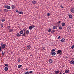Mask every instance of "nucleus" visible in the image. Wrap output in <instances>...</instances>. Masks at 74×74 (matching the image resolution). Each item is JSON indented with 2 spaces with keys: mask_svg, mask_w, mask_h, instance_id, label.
<instances>
[{
  "mask_svg": "<svg viewBox=\"0 0 74 74\" xmlns=\"http://www.w3.org/2000/svg\"><path fill=\"white\" fill-rule=\"evenodd\" d=\"M0 45L1 46L2 48V49H4L6 47V45L5 44L1 43L0 44Z\"/></svg>",
  "mask_w": 74,
  "mask_h": 74,
  "instance_id": "f257e3e1",
  "label": "nucleus"
},
{
  "mask_svg": "<svg viewBox=\"0 0 74 74\" xmlns=\"http://www.w3.org/2000/svg\"><path fill=\"white\" fill-rule=\"evenodd\" d=\"M35 27V26L34 25H32L29 27V30H32V29L34 28Z\"/></svg>",
  "mask_w": 74,
  "mask_h": 74,
  "instance_id": "f03ea898",
  "label": "nucleus"
},
{
  "mask_svg": "<svg viewBox=\"0 0 74 74\" xmlns=\"http://www.w3.org/2000/svg\"><path fill=\"white\" fill-rule=\"evenodd\" d=\"M4 7L8 10H10V9H11V7H10V6L5 5L4 6Z\"/></svg>",
  "mask_w": 74,
  "mask_h": 74,
  "instance_id": "7ed1b4c3",
  "label": "nucleus"
},
{
  "mask_svg": "<svg viewBox=\"0 0 74 74\" xmlns=\"http://www.w3.org/2000/svg\"><path fill=\"white\" fill-rule=\"evenodd\" d=\"M61 52H62V51L60 50H58L57 51V54H58L59 53H61Z\"/></svg>",
  "mask_w": 74,
  "mask_h": 74,
  "instance_id": "20e7f679",
  "label": "nucleus"
},
{
  "mask_svg": "<svg viewBox=\"0 0 74 74\" xmlns=\"http://www.w3.org/2000/svg\"><path fill=\"white\" fill-rule=\"evenodd\" d=\"M61 42H65V39L64 38H62L60 40Z\"/></svg>",
  "mask_w": 74,
  "mask_h": 74,
  "instance_id": "39448f33",
  "label": "nucleus"
},
{
  "mask_svg": "<svg viewBox=\"0 0 74 74\" xmlns=\"http://www.w3.org/2000/svg\"><path fill=\"white\" fill-rule=\"evenodd\" d=\"M71 29V28L70 26H69L67 28V29L68 32H70V31Z\"/></svg>",
  "mask_w": 74,
  "mask_h": 74,
  "instance_id": "423d86ee",
  "label": "nucleus"
},
{
  "mask_svg": "<svg viewBox=\"0 0 74 74\" xmlns=\"http://www.w3.org/2000/svg\"><path fill=\"white\" fill-rule=\"evenodd\" d=\"M30 48H31V46L30 45H29L27 46V49H28V50H29Z\"/></svg>",
  "mask_w": 74,
  "mask_h": 74,
  "instance_id": "0eeeda50",
  "label": "nucleus"
},
{
  "mask_svg": "<svg viewBox=\"0 0 74 74\" xmlns=\"http://www.w3.org/2000/svg\"><path fill=\"white\" fill-rule=\"evenodd\" d=\"M70 11L72 13H74V8H72L70 10Z\"/></svg>",
  "mask_w": 74,
  "mask_h": 74,
  "instance_id": "6e6552de",
  "label": "nucleus"
},
{
  "mask_svg": "<svg viewBox=\"0 0 74 74\" xmlns=\"http://www.w3.org/2000/svg\"><path fill=\"white\" fill-rule=\"evenodd\" d=\"M25 33L27 35H28L29 33V30H27L26 31Z\"/></svg>",
  "mask_w": 74,
  "mask_h": 74,
  "instance_id": "1a4fd4ad",
  "label": "nucleus"
},
{
  "mask_svg": "<svg viewBox=\"0 0 74 74\" xmlns=\"http://www.w3.org/2000/svg\"><path fill=\"white\" fill-rule=\"evenodd\" d=\"M51 55L53 56L55 55H56V52H51Z\"/></svg>",
  "mask_w": 74,
  "mask_h": 74,
  "instance_id": "9d476101",
  "label": "nucleus"
},
{
  "mask_svg": "<svg viewBox=\"0 0 74 74\" xmlns=\"http://www.w3.org/2000/svg\"><path fill=\"white\" fill-rule=\"evenodd\" d=\"M60 72V71L59 70H58V71H56L55 72V73H56V74H58Z\"/></svg>",
  "mask_w": 74,
  "mask_h": 74,
  "instance_id": "9b49d317",
  "label": "nucleus"
},
{
  "mask_svg": "<svg viewBox=\"0 0 74 74\" xmlns=\"http://www.w3.org/2000/svg\"><path fill=\"white\" fill-rule=\"evenodd\" d=\"M9 32H13V29H10L9 30Z\"/></svg>",
  "mask_w": 74,
  "mask_h": 74,
  "instance_id": "f8f14e48",
  "label": "nucleus"
},
{
  "mask_svg": "<svg viewBox=\"0 0 74 74\" xmlns=\"http://www.w3.org/2000/svg\"><path fill=\"white\" fill-rule=\"evenodd\" d=\"M5 52L2 51V56H3L5 55Z\"/></svg>",
  "mask_w": 74,
  "mask_h": 74,
  "instance_id": "ddd939ff",
  "label": "nucleus"
},
{
  "mask_svg": "<svg viewBox=\"0 0 74 74\" xmlns=\"http://www.w3.org/2000/svg\"><path fill=\"white\" fill-rule=\"evenodd\" d=\"M70 63H71L72 64H74V61H73V60L71 61L70 62Z\"/></svg>",
  "mask_w": 74,
  "mask_h": 74,
  "instance_id": "4468645a",
  "label": "nucleus"
},
{
  "mask_svg": "<svg viewBox=\"0 0 74 74\" xmlns=\"http://www.w3.org/2000/svg\"><path fill=\"white\" fill-rule=\"evenodd\" d=\"M57 26H55L53 27V29H57Z\"/></svg>",
  "mask_w": 74,
  "mask_h": 74,
  "instance_id": "2eb2a0df",
  "label": "nucleus"
},
{
  "mask_svg": "<svg viewBox=\"0 0 74 74\" xmlns=\"http://www.w3.org/2000/svg\"><path fill=\"white\" fill-rule=\"evenodd\" d=\"M11 7L12 9H14L15 8V6L14 5H12L11 6Z\"/></svg>",
  "mask_w": 74,
  "mask_h": 74,
  "instance_id": "dca6fc26",
  "label": "nucleus"
},
{
  "mask_svg": "<svg viewBox=\"0 0 74 74\" xmlns=\"http://www.w3.org/2000/svg\"><path fill=\"white\" fill-rule=\"evenodd\" d=\"M49 62L50 63H52V60L51 59H49Z\"/></svg>",
  "mask_w": 74,
  "mask_h": 74,
  "instance_id": "f3484780",
  "label": "nucleus"
},
{
  "mask_svg": "<svg viewBox=\"0 0 74 74\" xmlns=\"http://www.w3.org/2000/svg\"><path fill=\"white\" fill-rule=\"evenodd\" d=\"M16 36L17 37H20L21 34H20L18 33L16 34Z\"/></svg>",
  "mask_w": 74,
  "mask_h": 74,
  "instance_id": "a211bd4d",
  "label": "nucleus"
},
{
  "mask_svg": "<svg viewBox=\"0 0 74 74\" xmlns=\"http://www.w3.org/2000/svg\"><path fill=\"white\" fill-rule=\"evenodd\" d=\"M65 72L66 73H69V70H66L65 71Z\"/></svg>",
  "mask_w": 74,
  "mask_h": 74,
  "instance_id": "6ab92c4d",
  "label": "nucleus"
},
{
  "mask_svg": "<svg viewBox=\"0 0 74 74\" xmlns=\"http://www.w3.org/2000/svg\"><path fill=\"white\" fill-rule=\"evenodd\" d=\"M32 3H33V4H36V1H32Z\"/></svg>",
  "mask_w": 74,
  "mask_h": 74,
  "instance_id": "aec40b11",
  "label": "nucleus"
},
{
  "mask_svg": "<svg viewBox=\"0 0 74 74\" xmlns=\"http://www.w3.org/2000/svg\"><path fill=\"white\" fill-rule=\"evenodd\" d=\"M69 16V18H70V19H72L73 18V16H72V15L70 14Z\"/></svg>",
  "mask_w": 74,
  "mask_h": 74,
  "instance_id": "412c9836",
  "label": "nucleus"
},
{
  "mask_svg": "<svg viewBox=\"0 0 74 74\" xmlns=\"http://www.w3.org/2000/svg\"><path fill=\"white\" fill-rule=\"evenodd\" d=\"M65 23H62V26H65Z\"/></svg>",
  "mask_w": 74,
  "mask_h": 74,
  "instance_id": "4be33fe9",
  "label": "nucleus"
},
{
  "mask_svg": "<svg viewBox=\"0 0 74 74\" xmlns=\"http://www.w3.org/2000/svg\"><path fill=\"white\" fill-rule=\"evenodd\" d=\"M18 13L20 14H23V12H22V11L20 12V11H19L18 12Z\"/></svg>",
  "mask_w": 74,
  "mask_h": 74,
  "instance_id": "5701e85b",
  "label": "nucleus"
},
{
  "mask_svg": "<svg viewBox=\"0 0 74 74\" xmlns=\"http://www.w3.org/2000/svg\"><path fill=\"white\" fill-rule=\"evenodd\" d=\"M1 21L3 22H4V21H5V19H4V18H2L1 19Z\"/></svg>",
  "mask_w": 74,
  "mask_h": 74,
  "instance_id": "b1692460",
  "label": "nucleus"
},
{
  "mask_svg": "<svg viewBox=\"0 0 74 74\" xmlns=\"http://www.w3.org/2000/svg\"><path fill=\"white\" fill-rule=\"evenodd\" d=\"M8 69V67H5L4 68V70H5V71H7Z\"/></svg>",
  "mask_w": 74,
  "mask_h": 74,
  "instance_id": "393cba45",
  "label": "nucleus"
},
{
  "mask_svg": "<svg viewBox=\"0 0 74 74\" xmlns=\"http://www.w3.org/2000/svg\"><path fill=\"white\" fill-rule=\"evenodd\" d=\"M19 33L20 34H23V30H21L20 31Z\"/></svg>",
  "mask_w": 74,
  "mask_h": 74,
  "instance_id": "a878e982",
  "label": "nucleus"
},
{
  "mask_svg": "<svg viewBox=\"0 0 74 74\" xmlns=\"http://www.w3.org/2000/svg\"><path fill=\"white\" fill-rule=\"evenodd\" d=\"M45 49V48L43 47H42V51H44Z\"/></svg>",
  "mask_w": 74,
  "mask_h": 74,
  "instance_id": "bb28decb",
  "label": "nucleus"
},
{
  "mask_svg": "<svg viewBox=\"0 0 74 74\" xmlns=\"http://www.w3.org/2000/svg\"><path fill=\"white\" fill-rule=\"evenodd\" d=\"M4 11L5 12H8V10L5 9L4 10Z\"/></svg>",
  "mask_w": 74,
  "mask_h": 74,
  "instance_id": "cd10ccee",
  "label": "nucleus"
},
{
  "mask_svg": "<svg viewBox=\"0 0 74 74\" xmlns=\"http://www.w3.org/2000/svg\"><path fill=\"white\" fill-rule=\"evenodd\" d=\"M22 65H18V68H21V67H22Z\"/></svg>",
  "mask_w": 74,
  "mask_h": 74,
  "instance_id": "c85d7f7f",
  "label": "nucleus"
},
{
  "mask_svg": "<svg viewBox=\"0 0 74 74\" xmlns=\"http://www.w3.org/2000/svg\"><path fill=\"white\" fill-rule=\"evenodd\" d=\"M26 36V34L24 32V33L22 35V36Z\"/></svg>",
  "mask_w": 74,
  "mask_h": 74,
  "instance_id": "c756f323",
  "label": "nucleus"
},
{
  "mask_svg": "<svg viewBox=\"0 0 74 74\" xmlns=\"http://www.w3.org/2000/svg\"><path fill=\"white\" fill-rule=\"evenodd\" d=\"M59 29L60 30H62V27L61 26H60L59 27Z\"/></svg>",
  "mask_w": 74,
  "mask_h": 74,
  "instance_id": "7c9ffc66",
  "label": "nucleus"
},
{
  "mask_svg": "<svg viewBox=\"0 0 74 74\" xmlns=\"http://www.w3.org/2000/svg\"><path fill=\"white\" fill-rule=\"evenodd\" d=\"M71 49H73V48H74V45L71 46Z\"/></svg>",
  "mask_w": 74,
  "mask_h": 74,
  "instance_id": "2f4dec72",
  "label": "nucleus"
},
{
  "mask_svg": "<svg viewBox=\"0 0 74 74\" xmlns=\"http://www.w3.org/2000/svg\"><path fill=\"white\" fill-rule=\"evenodd\" d=\"M32 73H33V71H32L29 72V74H32Z\"/></svg>",
  "mask_w": 74,
  "mask_h": 74,
  "instance_id": "473e14b6",
  "label": "nucleus"
},
{
  "mask_svg": "<svg viewBox=\"0 0 74 74\" xmlns=\"http://www.w3.org/2000/svg\"><path fill=\"white\" fill-rule=\"evenodd\" d=\"M25 74H29V72L27 71L25 73Z\"/></svg>",
  "mask_w": 74,
  "mask_h": 74,
  "instance_id": "72a5a7b5",
  "label": "nucleus"
},
{
  "mask_svg": "<svg viewBox=\"0 0 74 74\" xmlns=\"http://www.w3.org/2000/svg\"><path fill=\"white\" fill-rule=\"evenodd\" d=\"M0 25L1 26V27H3V26H4V25L3 24H1Z\"/></svg>",
  "mask_w": 74,
  "mask_h": 74,
  "instance_id": "f704fd0d",
  "label": "nucleus"
},
{
  "mask_svg": "<svg viewBox=\"0 0 74 74\" xmlns=\"http://www.w3.org/2000/svg\"><path fill=\"white\" fill-rule=\"evenodd\" d=\"M5 67H8V64H5Z\"/></svg>",
  "mask_w": 74,
  "mask_h": 74,
  "instance_id": "c9c22d12",
  "label": "nucleus"
},
{
  "mask_svg": "<svg viewBox=\"0 0 74 74\" xmlns=\"http://www.w3.org/2000/svg\"><path fill=\"white\" fill-rule=\"evenodd\" d=\"M55 49H52L51 50V52H55Z\"/></svg>",
  "mask_w": 74,
  "mask_h": 74,
  "instance_id": "e433bc0d",
  "label": "nucleus"
},
{
  "mask_svg": "<svg viewBox=\"0 0 74 74\" xmlns=\"http://www.w3.org/2000/svg\"><path fill=\"white\" fill-rule=\"evenodd\" d=\"M51 29H49V30H48V32H51Z\"/></svg>",
  "mask_w": 74,
  "mask_h": 74,
  "instance_id": "4c0bfd02",
  "label": "nucleus"
},
{
  "mask_svg": "<svg viewBox=\"0 0 74 74\" xmlns=\"http://www.w3.org/2000/svg\"><path fill=\"white\" fill-rule=\"evenodd\" d=\"M61 22V21H59L57 22V23H58V24L60 23Z\"/></svg>",
  "mask_w": 74,
  "mask_h": 74,
  "instance_id": "58836bf2",
  "label": "nucleus"
},
{
  "mask_svg": "<svg viewBox=\"0 0 74 74\" xmlns=\"http://www.w3.org/2000/svg\"><path fill=\"white\" fill-rule=\"evenodd\" d=\"M55 32V30H53L51 32V33H54Z\"/></svg>",
  "mask_w": 74,
  "mask_h": 74,
  "instance_id": "ea45409f",
  "label": "nucleus"
},
{
  "mask_svg": "<svg viewBox=\"0 0 74 74\" xmlns=\"http://www.w3.org/2000/svg\"><path fill=\"white\" fill-rule=\"evenodd\" d=\"M60 36H59L58 37L57 39H58V40H59V39H60Z\"/></svg>",
  "mask_w": 74,
  "mask_h": 74,
  "instance_id": "a19ab883",
  "label": "nucleus"
},
{
  "mask_svg": "<svg viewBox=\"0 0 74 74\" xmlns=\"http://www.w3.org/2000/svg\"><path fill=\"white\" fill-rule=\"evenodd\" d=\"M47 16H50V14L49 13H47Z\"/></svg>",
  "mask_w": 74,
  "mask_h": 74,
  "instance_id": "79ce46f5",
  "label": "nucleus"
},
{
  "mask_svg": "<svg viewBox=\"0 0 74 74\" xmlns=\"http://www.w3.org/2000/svg\"><path fill=\"white\" fill-rule=\"evenodd\" d=\"M18 62H20L21 61V59H18Z\"/></svg>",
  "mask_w": 74,
  "mask_h": 74,
  "instance_id": "37998d69",
  "label": "nucleus"
},
{
  "mask_svg": "<svg viewBox=\"0 0 74 74\" xmlns=\"http://www.w3.org/2000/svg\"><path fill=\"white\" fill-rule=\"evenodd\" d=\"M26 29L25 28H24V29H23V30L25 32V31H26Z\"/></svg>",
  "mask_w": 74,
  "mask_h": 74,
  "instance_id": "c03bdc74",
  "label": "nucleus"
},
{
  "mask_svg": "<svg viewBox=\"0 0 74 74\" xmlns=\"http://www.w3.org/2000/svg\"><path fill=\"white\" fill-rule=\"evenodd\" d=\"M7 27H8V29H10V26H8Z\"/></svg>",
  "mask_w": 74,
  "mask_h": 74,
  "instance_id": "a18cd8bd",
  "label": "nucleus"
},
{
  "mask_svg": "<svg viewBox=\"0 0 74 74\" xmlns=\"http://www.w3.org/2000/svg\"><path fill=\"white\" fill-rule=\"evenodd\" d=\"M1 49H2L1 47H0V51H1Z\"/></svg>",
  "mask_w": 74,
  "mask_h": 74,
  "instance_id": "49530a36",
  "label": "nucleus"
},
{
  "mask_svg": "<svg viewBox=\"0 0 74 74\" xmlns=\"http://www.w3.org/2000/svg\"><path fill=\"white\" fill-rule=\"evenodd\" d=\"M25 70H28V69H27V68H26L25 69Z\"/></svg>",
  "mask_w": 74,
  "mask_h": 74,
  "instance_id": "de8ad7c7",
  "label": "nucleus"
},
{
  "mask_svg": "<svg viewBox=\"0 0 74 74\" xmlns=\"http://www.w3.org/2000/svg\"><path fill=\"white\" fill-rule=\"evenodd\" d=\"M61 7L62 8H63V7L61 6Z\"/></svg>",
  "mask_w": 74,
  "mask_h": 74,
  "instance_id": "09e8293b",
  "label": "nucleus"
},
{
  "mask_svg": "<svg viewBox=\"0 0 74 74\" xmlns=\"http://www.w3.org/2000/svg\"><path fill=\"white\" fill-rule=\"evenodd\" d=\"M16 12H18V10H17L16 11Z\"/></svg>",
  "mask_w": 74,
  "mask_h": 74,
  "instance_id": "8fccbe9b",
  "label": "nucleus"
},
{
  "mask_svg": "<svg viewBox=\"0 0 74 74\" xmlns=\"http://www.w3.org/2000/svg\"><path fill=\"white\" fill-rule=\"evenodd\" d=\"M69 15H70V14L69 13V14H68V15H69Z\"/></svg>",
  "mask_w": 74,
  "mask_h": 74,
  "instance_id": "3c124183",
  "label": "nucleus"
},
{
  "mask_svg": "<svg viewBox=\"0 0 74 74\" xmlns=\"http://www.w3.org/2000/svg\"><path fill=\"white\" fill-rule=\"evenodd\" d=\"M73 74H74V73H73Z\"/></svg>",
  "mask_w": 74,
  "mask_h": 74,
  "instance_id": "603ef678",
  "label": "nucleus"
},
{
  "mask_svg": "<svg viewBox=\"0 0 74 74\" xmlns=\"http://www.w3.org/2000/svg\"><path fill=\"white\" fill-rule=\"evenodd\" d=\"M40 49V48H39V49Z\"/></svg>",
  "mask_w": 74,
  "mask_h": 74,
  "instance_id": "864d4df0",
  "label": "nucleus"
}]
</instances>
